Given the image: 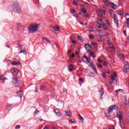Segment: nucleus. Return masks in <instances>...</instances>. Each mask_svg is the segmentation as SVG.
Masks as SVG:
<instances>
[{
    "label": "nucleus",
    "instance_id": "6e6552de",
    "mask_svg": "<svg viewBox=\"0 0 129 129\" xmlns=\"http://www.w3.org/2000/svg\"><path fill=\"white\" fill-rule=\"evenodd\" d=\"M123 115V113H122V111H119V112L117 113V117L118 118L119 120H122Z\"/></svg>",
    "mask_w": 129,
    "mask_h": 129
},
{
    "label": "nucleus",
    "instance_id": "393cba45",
    "mask_svg": "<svg viewBox=\"0 0 129 129\" xmlns=\"http://www.w3.org/2000/svg\"><path fill=\"white\" fill-rule=\"evenodd\" d=\"M118 58H119L120 60H123V59H124V56L122 54H119Z\"/></svg>",
    "mask_w": 129,
    "mask_h": 129
},
{
    "label": "nucleus",
    "instance_id": "f3484780",
    "mask_svg": "<svg viewBox=\"0 0 129 129\" xmlns=\"http://www.w3.org/2000/svg\"><path fill=\"white\" fill-rule=\"evenodd\" d=\"M20 64H21V62L20 61H18V62L13 61L12 62V65H13V66H16L17 65H20Z\"/></svg>",
    "mask_w": 129,
    "mask_h": 129
},
{
    "label": "nucleus",
    "instance_id": "e2e57ef3",
    "mask_svg": "<svg viewBox=\"0 0 129 129\" xmlns=\"http://www.w3.org/2000/svg\"><path fill=\"white\" fill-rule=\"evenodd\" d=\"M80 7H81V8H82V9H84V5H81Z\"/></svg>",
    "mask_w": 129,
    "mask_h": 129
},
{
    "label": "nucleus",
    "instance_id": "72a5a7b5",
    "mask_svg": "<svg viewBox=\"0 0 129 129\" xmlns=\"http://www.w3.org/2000/svg\"><path fill=\"white\" fill-rule=\"evenodd\" d=\"M104 3L105 6L108 5V0H104Z\"/></svg>",
    "mask_w": 129,
    "mask_h": 129
},
{
    "label": "nucleus",
    "instance_id": "9b49d317",
    "mask_svg": "<svg viewBox=\"0 0 129 129\" xmlns=\"http://www.w3.org/2000/svg\"><path fill=\"white\" fill-rule=\"evenodd\" d=\"M54 113H56V114L58 116V117H60V116H62V113L59 111L58 110L55 109L54 110Z\"/></svg>",
    "mask_w": 129,
    "mask_h": 129
},
{
    "label": "nucleus",
    "instance_id": "5701e85b",
    "mask_svg": "<svg viewBox=\"0 0 129 129\" xmlns=\"http://www.w3.org/2000/svg\"><path fill=\"white\" fill-rule=\"evenodd\" d=\"M102 11H101V10H99L97 11L98 13V16H99V17H102Z\"/></svg>",
    "mask_w": 129,
    "mask_h": 129
},
{
    "label": "nucleus",
    "instance_id": "338daca9",
    "mask_svg": "<svg viewBox=\"0 0 129 129\" xmlns=\"http://www.w3.org/2000/svg\"><path fill=\"white\" fill-rule=\"evenodd\" d=\"M43 129H49V127L46 126Z\"/></svg>",
    "mask_w": 129,
    "mask_h": 129
},
{
    "label": "nucleus",
    "instance_id": "0e129e2a",
    "mask_svg": "<svg viewBox=\"0 0 129 129\" xmlns=\"http://www.w3.org/2000/svg\"><path fill=\"white\" fill-rule=\"evenodd\" d=\"M124 35H125V36H126V31L125 30L124 31Z\"/></svg>",
    "mask_w": 129,
    "mask_h": 129
},
{
    "label": "nucleus",
    "instance_id": "6ab92c4d",
    "mask_svg": "<svg viewBox=\"0 0 129 129\" xmlns=\"http://www.w3.org/2000/svg\"><path fill=\"white\" fill-rule=\"evenodd\" d=\"M68 71H69L70 72H72V71H73V64H70V65L69 66Z\"/></svg>",
    "mask_w": 129,
    "mask_h": 129
},
{
    "label": "nucleus",
    "instance_id": "aec40b11",
    "mask_svg": "<svg viewBox=\"0 0 129 129\" xmlns=\"http://www.w3.org/2000/svg\"><path fill=\"white\" fill-rule=\"evenodd\" d=\"M52 28L55 31H56L57 32L60 31V27L59 26L52 27Z\"/></svg>",
    "mask_w": 129,
    "mask_h": 129
},
{
    "label": "nucleus",
    "instance_id": "0eeeda50",
    "mask_svg": "<svg viewBox=\"0 0 129 129\" xmlns=\"http://www.w3.org/2000/svg\"><path fill=\"white\" fill-rule=\"evenodd\" d=\"M125 18L126 19V22L125 24L126 25L127 27L129 28V14L127 13H125Z\"/></svg>",
    "mask_w": 129,
    "mask_h": 129
},
{
    "label": "nucleus",
    "instance_id": "79ce46f5",
    "mask_svg": "<svg viewBox=\"0 0 129 129\" xmlns=\"http://www.w3.org/2000/svg\"><path fill=\"white\" fill-rule=\"evenodd\" d=\"M71 13V14H75V13H76V11H75L74 9H72Z\"/></svg>",
    "mask_w": 129,
    "mask_h": 129
},
{
    "label": "nucleus",
    "instance_id": "b1692460",
    "mask_svg": "<svg viewBox=\"0 0 129 129\" xmlns=\"http://www.w3.org/2000/svg\"><path fill=\"white\" fill-rule=\"evenodd\" d=\"M78 39L79 41H80V42H84V40L81 38V36L78 35Z\"/></svg>",
    "mask_w": 129,
    "mask_h": 129
},
{
    "label": "nucleus",
    "instance_id": "9d476101",
    "mask_svg": "<svg viewBox=\"0 0 129 129\" xmlns=\"http://www.w3.org/2000/svg\"><path fill=\"white\" fill-rule=\"evenodd\" d=\"M113 19L115 24L117 25V27H118V19H117V17H116V14H114Z\"/></svg>",
    "mask_w": 129,
    "mask_h": 129
},
{
    "label": "nucleus",
    "instance_id": "412c9836",
    "mask_svg": "<svg viewBox=\"0 0 129 129\" xmlns=\"http://www.w3.org/2000/svg\"><path fill=\"white\" fill-rule=\"evenodd\" d=\"M103 41H105V39H104V36H103V35H100V40L99 41V42H102Z\"/></svg>",
    "mask_w": 129,
    "mask_h": 129
},
{
    "label": "nucleus",
    "instance_id": "a19ab883",
    "mask_svg": "<svg viewBox=\"0 0 129 129\" xmlns=\"http://www.w3.org/2000/svg\"><path fill=\"white\" fill-rule=\"evenodd\" d=\"M82 13H84V14H86V10L85 9H83L81 10Z\"/></svg>",
    "mask_w": 129,
    "mask_h": 129
},
{
    "label": "nucleus",
    "instance_id": "09e8293b",
    "mask_svg": "<svg viewBox=\"0 0 129 129\" xmlns=\"http://www.w3.org/2000/svg\"><path fill=\"white\" fill-rule=\"evenodd\" d=\"M90 32H93V28H92V27H90Z\"/></svg>",
    "mask_w": 129,
    "mask_h": 129
},
{
    "label": "nucleus",
    "instance_id": "680f3d73",
    "mask_svg": "<svg viewBox=\"0 0 129 129\" xmlns=\"http://www.w3.org/2000/svg\"><path fill=\"white\" fill-rule=\"evenodd\" d=\"M80 81L81 82H83V79L80 78Z\"/></svg>",
    "mask_w": 129,
    "mask_h": 129
},
{
    "label": "nucleus",
    "instance_id": "a878e982",
    "mask_svg": "<svg viewBox=\"0 0 129 129\" xmlns=\"http://www.w3.org/2000/svg\"><path fill=\"white\" fill-rule=\"evenodd\" d=\"M60 92L61 93H66V92H67V90L66 89H62L60 90Z\"/></svg>",
    "mask_w": 129,
    "mask_h": 129
},
{
    "label": "nucleus",
    "instance_id": "de8ad7c7",
    "mask_svg": "<svg viewBox=\"0 0 129 129\" xmlns=\"http://www.w3.org/2000/svg\"><path fill=\"white\" fill-rule=\"evenodd\" d=\"M103 78H105L106 77V73H103Z\"/></svg>",
    "mask_w": 129,
    "mask_h": 129
},
{
    "label": "nucleus",
    "instance_id": "774afa93",
    "mask_svg": "<svg viewBox=\"0 0 129 129\" xmlns=\"http://www.w3.org/2000/svg\"><path fill=\"white\" fill-rule=\"evenodd\" d=\"M98 62H102V60H101L100 59L98 58Z\"/></svg>",
    "mask_w": 129,
    "mask_h": 129
},
{
    "label": "nucleus",
    "instance_id": "6e6d98bb",
    "mask_svg": "<svg viewBox=\"0 0 129 129\" xmlns=\"http://www.w3.org/2000/svg\"><path fill=\"white\" fill-rule=\"evenodd\" d=\"M104 62H103V65L104 66H106V65H107V62H106V61H103Z\"/></svg>",
    "mask_w": 129,
    "mask_h": 129
},
{
    "label": "nucleus",
    "instance_id": "4c0bfd02",
    "mask_svg": "<svg viewBox=\"0 0 129 129\" xmlns=\"http://www.w3.org/2000/svg\"><path fill=\"white\" fill-rule=\"evenodd\" d=\"M102 11V12H103L104 15H105V14H106V12H107V10L106 9H104L103 10H101Z\"/></svg>",
    "mask_w": 129,
    "mask_h": 129
},
{
    "label": "nucleus",
    "instance_id": "4d7b16f0",
    "mask_svg": "<svg viewBox=\"0 0 129 129\" xmlns=\"http://www.w3.org/2000/svg\"><path fill=\"white\" fill-rule=\"evenodd\" d=\"M120 90H121V89L117 90L115 91V93L117 94V93H118V91H120Z\"/></svg>",
    "mask_w": 129,
    "mask_h": 129
},
{
    "label": "nucleus",
    "instance_id": "7c9ffc66",
    "mask_svg": "<svg viewBox=\"0 0 129 129\" xmlns=\"http://www.w3.org/2000/svg\"><path fill=\"white\" fill-rule=\"evenodd\" d=\"M92 45L95 47V48H97V44L95 42H92Z\"/></svg>",
    "mask_w": 129,
    "mask_h": 129
},
{
    "label": "nucleus",
    "instance_id": "20e7f679",
    "mask_svg": "<svg viewBox=\"0 0 129 129\" xmlns=\"http://www.w3.org/2000/svg\"><path fill=\"white\" fill-rule=\"evenodd\" d=\"M123 72L124 73H127V72H129V64L128 62H127V61H126L125 62L124 66Z\"/></svg>",
    "mask_w": 129,
    "mask_h": 129
},
{
    "label": "nucleus",
    "instance_id": "13d9d810",
    "mask_svg": "<svg viewBox=\"0 0 129 129\" xmlns=\"http://www.w3.org/2000/svg\"><path fill=\"white\" fill-rule=\"evenodd\" d=\"M119 15H123V12H122V11H120V12H119Z\"/></svg>",
    "mask_w": 129,
    "mask_h": 129
},
{
    "label": "nucleus",
    "instance_id": "37998d69",
    "mask_svg": "<svg viewBox=\"0 0 129 129\" xmlns=\"http://www.w3.org/2000/svg\"><path fill=\"white\" fill-rule=\"evenodd\" d=\"M89 39H91V40L94 39V36L93 35H90L89 36Z\"/></svg>",
    "mask_w": 129,
    "mask_h": 129
},
{
    "label": "nucleus",
    "instance_id": "052dcab7",
    "mask_svg": "<svg viewBox=\"0 0 129 129\" xmlns=\"http://www.w3.org/2000/svg\"><path fill=\"white\" fill-rule=\"evenodd\" d=\"M126 122L127 124L129 123V118H128V119H127L126 120Z\"/></svg>",
    "mask_w": 129,
    "mask_h": 129
},
{
    "label": "nucleus",
    "instance_id": "bf43d9fd",
    "mask_svg": "<svg viewBox=\"0 0 129 129\" xmlns=\"http://www.w3.org/2000/svg\"><path fill=\"white\" fill-rule=\"evenodd\" d=\"M44 86H41V87H40V90H43V89H44Z\"/></svg>",
    "mask_w": 129,
    "mask_h": 129
},
{
    "label": "nucleus",
    "instance_id": "864d4df0",
    "mask_svg": "<svg viewBox=\"0 0 129 129\" xmlns=\"http://www.w3.org/2000/svg\"><path fill=\"white\" fill-rule=\"evenodd\" d=\"M97 66L99 68H102V66H101V64H98Z\"/></svg>",
    "mask_w": 129,
    "mask_h": 129
},
{
    "label": "nucleus",
    "instance_id": "473e14b6",
    "mask_svg": "<svg viewBox=\"0 0 129 129\" xmlns=\"http://www.w3.org/2000/svg\"><path fill=\"white\" fill-rule=\"evenodd\" d=\"M103 95H104V92H103V91H101V99H102V96H103Z\"/></svg>",
    "mask_w": 129,
    "mask_h": 129
},
{
    "label": "nucleus",
    "instance_id": "5fc2aeb1",
    "mask_svg": "<svg viewBox=\"0 0 129 129\" xmlns=\"http://www.w3.org/2000/svg\"><path fill=\"white\" fill-rule=\"evenodd\" d=\"M106 23H107V25H110V22H109V20H107L106 21Z\"/></svg>",
    "mask_w": 129,
    "mask_h": 129
},
{
    "label": "nucleus",
    "instance_id": "f03ea898",
    "mask_svg": "<svg viewBox=\"0 0 129 129\" xmlns=\"http://www.w3.org/2000/svg\"><path fill=\"white\" fill-rule=\"evenodd\" d=\"M12 11L14 13H17V14H20L22 12V8H21V5L20 3L18 2H15L13 3L12 6Z\"/></svg>",
    "mask_w": 129,
    "mask_h": 129
},
{
    "label": "nucleus",
    "instance_id": "cd10ccee",
    "mask_svg": "<svg viewBox=\"0 0 129 129\" xmlns=\"http://www.w3.org/2000/svg\"><path fill=\"white\" fill-rule=\"evenodd\" d=\"M120 121V126L122 128L123 127V122L121 121V120H119Z\"/></svg>",
    "mask_w": 129,
    "mask_h": 129
},
{
    "label": "nucleus",
    "instance_id": "f257e3e1",
    "mask_svg": "<svg viewBox=\"0 0 129 129\" xmlns=\"http://www.w3.org/2000/svg\"><path fill=\"white\" fill-rule=\"evenodd\" d=\"M39 29H40V25L39 24L36 23L31 24L28 27L29 33L31 34L36 33L39 31Z\"/></svg>",
    "mask_w": 129,
    "mask_h": 129
},
{
    "label": "nucleus",
    "instance_id": "a18cd8bd",
    "mask_svg": "<svg viewBox=\"0 0 129 129\" xmlns=\"http://www.w3.org/2000/svg\"><path fill=\"white\" fill-rule=\"evenodd\" d=\"M72 43L73 44H76V43H77V41H76V40H72Z\"/></svg>",
    "mask_w": 129,
    "mask_h": 129
},
{
    "label": "nucleus",
    "instance_id": "f704fd0d",
    "mask_svg": "<svg viewBox=\"0 0 129 129\" xmlns=\"http://www.w3.org/2000/svg\"><path fill=\"white\" fill-rule=\"evenodd\" d=\"M108 45H109V47H110V48H111V49H114V47H113V46H110L111 45V43H110V42H108Z\"/></svg>",
    "mask_w": 129,
    "mask_h": 129
},
{
    "label": "nucleus",
    "instance_id": "2eb2a0df",
    "mask_svg": "<svg viewBox=\"0 0 129 129\" xmlns=\"http://www.w3.org/2000/svg\"><path fill=\"white\" fill-rule=\"evenodd\" d=\"M16 94H17V95H18V96L19 97H20V98H22V96H23V91H19L18 92H17L16 93Z\"/></svg>",
    "mask_w": 129,
    "mask_h": 129
},
{
    "label": "nucleus",
    "instance_id": "a211bd4d",
    "mask_svg": "<svg viewBox=\"0 0 129 129\" xmlns=\"http://www.w3.org/2000/svg\"><path fill=\"white\" fill-rule=\"evenodd\" d=\"M66 115H67V116H71L72 113L70 111H66Z\"/></svg>",
    "mask_w": 129,
    "mask_h": 129
},
{
    "label": "nucleus",
    "instance_id": "1a4fd4ad",
    "mask_svg": "<svg viewBox=\"0 0 129 129\" xmlns=\"http://www.w3.org/2000/svg\"><path fill=\"white\" fill-rule=\"evenodd\" d=\"M85 48L87 49L88 52H89L91 49H92V47L91 46V45L87 43L85 44Z\"/></svg>",
    "mask_w": 129,
    "mask_h": 129
},
{
    "label": "nucleus",
    "instance_id": "2f4dec72",
    "mask_svg": "<svg viewBox=\"0 0 129 129\" xmlns=\"http://www.w3.org/2000/svg\"><path fill=\"white\" fill-rule=\"evenodd\" d=\"M12 105H8L6 106V109L7 110H9V108H10V107H12Z\"/></svg>",
    "mask_w": 129,
    "mask_h": 129
},
{
    "label": "nucleus",
    "instance_id": "69168bd1",
    "mask_svg": "<svg viewBox=\"0 0 129 129\" xmlns=\"http://www.w3.org/2000/svg\"><path fill=\"white\" fill-rule=\"evenodd\" d=\"M52 129H57V127H55L54 126H52Z\"/></svg>",
    "mask_w": 129,
    "mask_h": 129
},
{
    "label": "nucleus",
    "instance_id": "c85d7f7f",
    "mask_svg": "<svg viewBox=\"0 0 129 129\" xmlns=\"http://www.w3.org/2000/svg\"><path fill=\"white\" fill-rule=\"evenodd\" d=\"M79 116L80 117V119L82 121V122H83V121L84 120V119L83 118V117H82L80 114H79Z\"/></svg>",
    "mask_w": 129,
    "mask_h": 129
},
{
    "label": "nucleus",
    "instance_id": "dca6fc26",
    "mask_svg": "<svg viewBox=\"0 0 129 129\" xmlns=\"http://www.w3.org/2000/svg\"><path fill=\"white\" fill-rule=\"evenodd\" d=\"M114 12L112 10H110L109 11V14L111 18H112V19H113V18H114V15H115V14H114Z\"/></svg>",
    "mask_w": 129,
    "mask_h": 129
},
{
    "label": "nucleus",
    "instance_id": "8fccbe9b",
    "mask_svg": "<svg viewBox=\"0 0 129 129\" xmlns=\"http://www.w3.org/2000/svg\"><path fill=\"white\" fill-rule=\"evenodd\" d=\"M26 52L25 50H23L22 51H21L20 52H19V54H21L22 53H25Z\"/></svg>",
    "mask_w": 129,
    "mask_h": 129
},
{
    "label": "nucleus",
    "instance_id": "7ed1b4c3",
    "mask_svg": "<svg viewBox=\"0 0 129 129\" xmlns=\"http://www.w3.org/2000/svg\"><path fill=\"white\" fill-rule=\"evenodd\" d=\"M117 107L115 106H113L112 107H109V109H107L106 111H105V113L106 114H107V115H108V116H109L110 114H111L112 113L113 111H115V112H117Z\"/></svg>",
    "mask_w": 129,
    "mask_h": 129
},
{
    "label": "nucleus",
    "instance_id": "39448f33",
    "mask_svg": "<svg viewBox=\"0 0 129 129\" xmlns=\"http://www.w3.org/2000/svg\"><path fill=\"white\" fill-rule=\"evenodd\" d=\"M111 79L109 80V83L111 84L113 81L115 80V77H116V73H114L112 74V75H111Z\"/></svg>",
    "mask_w": 129,
    "mask_h": 129
},
{
    "label": "nucleus",
    "instance_id": "ddd939ff",
    "mask_svg": "<svg viewBox=\"0 0 129 129\" xmlns=\"http://www.w3.org/2000/svg\"><path fill=\"white\" fill-rule=\"evenodd\" d=\"M43 43H45V42H48V43H49V44H51V41H50V40H49V39H48L47 37H43L42 39Z\"/></svg>",
    "mask_w": 129,
    "mask_h": 129
},
{
    "label": "nucleus",
    "instance_id": "e433bc0d",
    "mask_svg": "<svg viewBox=\"0 0 129 129\" xmlns=\"http://www.w3.org/2000/svg\"><path fill=\"white\" fill-rule=\"evenodd\" d=\"M103 28L104 30H107V26L105 24L103 25Z\"/></svg>",
    "mask_w": 129,
    "mask_h": 129
},
{
    "label": "nucleus",
    "instance_id": "4468645a",
    "mask_svg": "<svg viewBox=\"0 0 129 129\" xmlns=\"http://www.w3.org/2000/svg\"><path fill=\"white\" fill-rule=\"evenodd\" d=\"M110 6L114 10H116V9H117V6L115 5L113 3H110Z\"/></svg>",
    "mask_w": 129,
    "mask_h": 129
},
{
    "label": "nucleus",
    "instance_id": "3c124183",
    "mask_svg": "<svg viewBox=\"0 0 129 129\" xmlns=\"http://www.w3.org/2000/svg\"><path fill=\"white\" fill-rule=\"evenodd\" d=\"M97 33H98L99 35H100V34H101V31L98 30H97Z\"/></svg>",
    "mask_w": 129,
    "mask_h": 129
},
{
    "label": "nucleus",
    "instance_id": "c756f323",
    "mask_svg": "<svg viewBox=\"0 0 129 129\" xmlns=\"http://www.w3.org/2000/svg\"><path fill=\"white\" fill-rule=\"evenodd\" d=\"M13 71H14V72H15V73H17V74H18V73H19V70H18V69H17V68L14 69Z\"/></svg>",
    "mask_w": 129,
    "mask_h": 129
},
{
    "label": "nucleus",
    "instance_id": "f8f14e48",
    "mask_svg": "<svg viewBox=\"0 0 129 129\" xmlns=\"http://www.w3.org/2000/svg\"><path fill=\"white\" fill-rule=\"evenodd\" d=\"M90 67L93 70H94L95 72L97 74V70H96V68L95 67V66L92 63H90Z\"/></svg>",
    "mask_w": 129,
    "mask_h": 129
},
{
    "label": "nucleus",
    "instance_id": "bb28decb",
    "mask_svg": "<svg viewBox=\"0 0 129 129\" xmlns=\"http://www.w3.org/2000/svg\"><path fill=\"white\" fill-rule=\"evenodd\" d=\"M83 58L84 59H86V60H87L88 63H89V59H88V57H87L86 55H84Z\"/></svg>",
    "mask_w": 129,
    "mask_h": 129
},
{
    "label": "nucleus",
    "instance_id": "423d86ee",
    "mask_svg": "<svg viewBox=\"0 0 129 129\" xmlns=\"http://www.w3.org/2000/svg\"><path fill=\"white\" fill-rule=\"evenodd\" d=\"M12 82L14 84H15L16 87H19V80H18V78L16 77H14Z\"/></svg>",
    "mask_w": 129,
    "mask_h": 129
},
{
    "label": "nucleus",
    "instance_id": "ea45409f",
    "mask_svg": "<svg viewBox=\"0 0 129 129\" xmlns=\"http://www.w3.org/2000/svg\"><path fill=\"white\" fill-rule=\"evenodd\" d=\"M73 4H74V5H75V6H78V3L76 1H74Z\"/></svg>",
    "mask_w": 129,
    "mask_h": 129
},
{
    "label": "nucleus",
    "instance_id": "c9c22d12",
    "mask_svg": "<svg viewBox=\"0 0 129 129\" xmlns=\"http://www.w3.org/2000/svg\"><path fill=\"white\" fill-rule=\"evenodd\" d=\"M72 123H76V120L72 119L71 120Z\"/></svg>",
    "mask_w": 129,
    "mask_h": 129
},
{
    "label": "nucleus",
    "instance_id": "4be33fe9",
    "mask_svg": "<svg viewBox=\"0 0 129 129\" xmlns=\"http://www.w3.org/2000/svg\"><path fill=\"white\" fill-rule=\"evenodd\" d=\"M90 55L91 57H93V58H96V56H95V54H94V52H93V51H91L90 52Z\"/></svg>",
    "mask_w": 129,
    "mask_h": 129
},
{
    "label": "nucleus",
    "instance_id": "603ef678",
    "mask_svg": "<svg viewBox=\"0 0 129 129\" xmlns=\"http://www.w3.org/2000/svg\"><path fill=\"white\" fill-rule=\"evenodd\" d=\"M34 3L35 4H39V0H34Z\"/></svg>",
    "mask_w": 129,
    "mask_h": 129
},
{
    "label": "nucleus",
    "instance_id": "c03bdc74",
    "mask_svg": "<svg viewBox=\"0 0 129 129\" xmlns=\"http://www.w3.org/2000/svg\"><path fill=\"white\" fill-rule=\"evenodd\" d=\"M39 111L38 110H36L34 112V114H38V113H39Z\"/></svg>",
    "mask_w": 129,
    "mask_h": 129
},
{
    "label": "nucleus",
    "instance_id": "58836bf2",
    "mask_svg": "<svg viewBox=\"0 0 129 129\" xmlns=\"http://www.w3.org/2000/svg\"><path fill=\"white\" fill-rule=\"evenodd\" d=\"M17 28H21L22 27V24L21 23H18L17 25Z\"/></svg>",
    "mask_w": 129,
    "mask_h": 129
},
{
    "label": "nucleus",
    "instance_id": "49530a36",
    "mask_svg": "<svg viewBox=\"0 0 129 129\" xmlns=\"http://www.w3.org/2000/svg\"><path fill=\"white\" fill-rule=\"evenodd\" d=\"M20 127H21V125H17L15 126V129L20 128Z\"/></svg>",
    "mask_w": 129,
    "mask_h": 129
}]
</instances>
